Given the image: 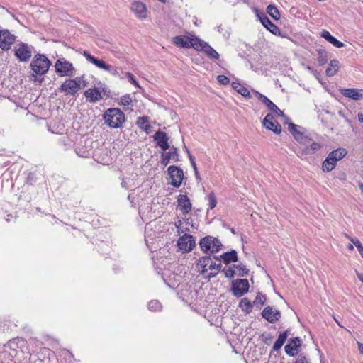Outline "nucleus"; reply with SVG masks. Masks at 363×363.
I'll use <instances>...</instances> for the list:
<instances>
[{"instance_id":"49530a36","label":"nucleus","mask_w":363,"mask_h":363,"mask_svg":"<svg viewBox=\"0 0 363 363\" xmlns=\"http://www.w3.org/2000/svg\"><path fill=\"white\" fill-rule=\"evenodd\" d=\"M217 80L220 84L223 85L228 84L230 82V79L228 77L223 74L218 75Z\"/></svg>"},{"instance_id":"b1692460","label":"nucleus","mask_w":363,"mask_h":363,"mask_svg":"<svg viewBox=\"0 0 363 363\" xmlns=\"http://www.w3.org/2000/svg\"><path fill=\"white\" fill-rule=\"evenodd\" d=\"M213 258L217 260L221 259L225 264H228L230 262H235L238 261V254L235 250H232L229 252L223 253L219 257L218 256H213Z\"/></svg>"},{"instance_id":"c03bdc74","label":"nucleus","mask_w":363,"mask_h":363,"mask_svg":"<svg viewBox=\"0 0 363 363\" xmlns=\"http://www.w3.org/2000/svg\"><path fill=\"white\" fill-rule=\"evenodd\" d=\"M233 267H229L228 269H224L223 272L225 274V276L228 278H233L235 274V269Z\"/></svg>"},{"instance_id":"423d86ee","label":"nucleus","mask_w":363,"mask_h":363,"mask_svg":"<svg viewBox=\"0 0 363 363\" xmlns=\"http://www.w3.org/2000/svg\"><path fill=\"white\" fill-rule=\"evenodd\" d=\"M55 69L60 77H72L75 73V68L72 63L64 57H60L55 62Z\"/></svg>"},{"instance_id":"79ce46f5","label":"nucleus","mask_w":363,"mask_h":363,"mask_svg":"<svg viewBox=\"0 0 363 363\" xmlns=\"http://www.w3.org/2000/svg\"><path fill=\"white\" fill-rule=\"evenodd\" d=\"M22 341L20 338H16L11 340H9L6 345H5V347H9L10 349L15 350L16 347H17V344L18 342Z\"/></svg>"},{"instance_id":"8fccbe9b","label":"nucleus","mask_w":363,"mask_h":363,"mask_svg":"<svg viewBox=\"0 0 363 363\" xmlns=\"http://www.w3.org/2000/svg\"><path fill=\"white\" fill-rule=\"evenodd\" d=\"M333 45H334L335 47L336 48H342L344 46V44L340 42V40H338L337 39H336L334 36L333 37V38L331 39L330 42Z\"/></svg>"},{"instance_id":"58836bf2","label":"nucleus","mask_w":363,"mask_h":363,"mask_svg":"<svg viewBox=\"0 0 363 363\" xmlns=\"http://www.w3.org/2000/svg\"><path fill=\"white\" fill-rule=\"evenodd\" d=\"M131 102H132V99H131L130 95L125 94L121 98L119 104L121 106H128L129 104H130Z\"/></svg>"},{"instance_id":"ddd939ff","label":"nucleus","mask_w":363,"mask_h":363,"mask_svg":"<svg viewBox=\"0 0 363 363\" xmlns=\"http://www.w3.org/2000/svg\"><path fill=\"white\" fill-rule=\"evenodd\" d=\"M16 40V36L11 34L9 30H0V48L3 50H9Z\"/></svg>"},{"instance_id":"473e14b6","label":"nucleus","mask_w":363,"mask_h":363,"mask_svg":"<svg viewBox=\"0 0 363 363\" xmlns=\"http://www.w3.org/2000/svg\"><path fill=\"white\" fill-rule=\"evenodd\" d=\"M294 139L299 144L296 148H298L299 147H302L303 145H308L311 140L309 137H308L306 135H305L302 132H301L300 133H296V135H295Z\"/></svg>"},{"instance_id":"a18cd8bd","label":"nucleus","mask_w":363,"mask_h":363,"mask_svg":"<svg viewBox=\"0 0 363 363\" xmlns=\"http://www.w3.org/2000/svg\"><path fill=\"white\" fill-rule=\"evenodd\" d=\"M233 267H235L236 269H238V270L240 271V272L239 274L240 276L244 277L246 274H247V273H248V269L246 268V267L245 265H242V264L235 265L234 264Z\"/></svg>"},{"instance_id":"a878e982","label":"nucleus","mask_w":363,"mask_h":363,"mask_svg":"<svg viewBox=\"0 0 363 363\" xmlns=\"http://www.w3.org/2000/svg\"><path fill=\"white\" fill-rule=\"evenodd\" d=\"M259 18L262 24L272 33L274 35L280 34L279 28L275 24H274L267 16L263 15L262 16H259Z\"/></svg>"},{"instance_id":"39448f33","label":"nucleus","mask_w":363,"mask_h":363,"mask_svg":"<svg viewBox=\"0 0 363 363\" xmlns=\"http://www.w3.org/2000/svg\"><path fill=\"white\" fill-rule=\"evenodd\" d=\"M84 82L83 77H78L74 79H66L60 86L61 92L67 95L75 96L81 89L82 84Z\"/></svg>"},{"instance_id":"13d9d810","label":"nucleus","mask_w":363,"mask_h":363,"mask_svg":"<svg viewBox=\"0 0 363 363\" xmlns=\"http://www.w3.org/2000/svg\"><path fill=\"white\" fill-rule=\"evenodd\" d=\"M182 225H183V223L181 220H179L177 222H175V227L177 228V229L182 227Z\"/></svg>"},{"instance_id":"864d4df0","label":"nucleus","mask_w":363,"mask_h":363,"mask_svg":"<svg viewBox=\"0 0 363 363\" xmlns=\"http://www.w3.org/2000/svg\"><path fill=\"white\" fill-rule=\"evenodd\" d=\"M220 270H218V269H213V270H211V272H209L208 274H207L206 275V277L208 278V279H211V278H213L215 277L218 273L220 272Z\"/></svg>"},{"instance_id":"ea45409f","label":"nucleus","mask_w":363,"mask_h":363,"mask_svg":"<svg viewBox=\"0 0 363 363\" xmlns=\"http://www.w3.org/2000/svg\"><path fill=\"white\" fill-rule=\"evenodd\" d=\"M208 200L209 208L211 209H213V208H215L217 204V201H216V198L214 194H213V193L210 194L208 196Z\"/></svg>"},{"instance_id":"69168bd1","label":"nucleus","mask_w":363,"mask_h":363,"mask_svg":"<svg viewBox=\"0 0 363 363\" xmlns=\"http://www.w3.org/2000/svg\"><path fill=\"white\" fill-rule=\"evenodd\" d=\"M354 245L353 243H352V244H349V245H347V248H348V250H354V245Z\"/></svg>"},{"instance_id":"603ef678","label":"nucleus","mask_w":363,"mask_h":363,"mask_svg":"<svg viewBox=\"0 0 363 363\" xmlns=\"http://www.w3.org/2000/svg\"><path fill=\"white\" fill-rule=\"evenodd\" d=\"M295 363H309V362H308L305 355H303V354H300L298 356Z\"/></svg>"},{"instance_id":"72a5a7b5","label":"nucleus","mask_w":363,"mask_h":363,"mask_svg":"<svg viewBox=\"0 0 363 363\" xmlns=\"http://www.w3.org/2000/svg\"><path fill=\"white\" fill-rule=\"evenodd\" d=\"M267 11L268 14L274 20H279L280 18L279 11L274 5H269L267 7Z\"/></svg>"},{"instance_id":"2eb2a0df","label":"nucleus","mask_w":363,"mask_h":363,"mask_svg":"<svg viewBox=\"0 0 363 363\" xmlns=\"http://www.w3.org/2000/svg\"><path fill=\"white\" fill-rule=\"evenodd\" d=\"M249 287L247 279H238L233 286V291L235 296L241 297L248 291Z\"/></svg>"},{"instance_id":"4468645a","label":"nucleus","mask_w":363,"mask_h":363,"mask_svg":"<svg viewBox=\"0 0 363 363\" xmlns=\"http://www.w3.org/2000/svg\"><path fill=\"white\" fill-rule=\"evenodd\" d=\"M130 10L135 16L140 19L144 20L147 16V9L146 5L141 1H134L132 3Z\"/></svg>"},{"instance_id":"e2e57ef3","label":"nucleus","mask_w":363,"mask_h":363,"mask_svg":"<svg viewBox=\"0 0 363 363\" xmlns=\"http://www.w3.org/2000/svg\"><path fill=\"white\" fill-rule=\"evenodd\" d=\"M194 174H195L196 178L197 179H201L200 177H199V174L198 169L194 170Z\"/></svg>"},{"instance_id":"1a4fd4ad","label":"nucleus","mask_w":363,"mask_h":363,"mask_svg":"<svg viewBox=\"0 0 363 363\" xmlns=\"http://www.w3.org/2000/svg\"><path fill=\"white\" fill-rule=\"evenodd\" d=\"M170 177V184L175 188H179L184 179V174L183 170L174 165L169 166L167 169Z\"/></svg>"},{"instance_id":"e433bc0d","label":"nucleus","mask_w":363,"mask_h":363,"mask_svg":"<svg viewBox=\"0 0 363 363\" xmlns=\"http://www.w3.org/2000/svg\"><path fill=\"white\" fill-rule=\"evenodd\" d=\"M318 62L319 65H325L328 61V54L325 50H318Z\"/></svg>"},{"instance_id":"a19ab883","label":"nucleus","mask_w":363,"mask_h":363,"mask_svg":"<svg viewBox=\"0 0 363 363\" xmlns=\"http://www.w3.org/2000/svg\"><path fill=\"white\" fill-rule=\"evenodd\" d=\"M266 296L260 293H258L254 301L255 304H259L261 306L264 303Z\"/></svg>"},{"instance_id":"4be33fe9","label":"nucleus","mask_w":363,"mask_h":363,"mask_svg":"<svg viewBox=\"0 0 363 363\" xmlns=\"http://www.w3.org/2000/svg\"><path fill=\"white\" fill-rule=\"evenodd\" d=\"M178 208L183 214L189 213L191 210V203L186 195L180 194L177 198Z\"/></svg>"},{"instance_id":"09e8293b","label":"nucleus","mask_w":363,"mask_h":363,"mask_svg":"<svg viewBox=\"0 0 363 363\" xmlns=\"http://www.w3.org/2000/svg\"><path fill=\"white\" fill-rule=\"evenodd\" d=\"M106 71L110 72L113 76H116V77L119 76V72H118V68L116 67L111 66L110 65H108V69H106Z\"/></svg>"},{"instance_id":"2f4dec72","label":"nucleus","mask_w":363,"mask_h":363,"mask_svg":"<svg viewBox=\"0 0 363 363\" xmlns=\"http://www.w3.org/2000/svg\"><path fill=\"white\" fill-rule=\"evenodd\" d=\"M289 336V332L287 330L279 334L277 340L274 342L273 345V350L274 351H278L281 348L284 342H286L287 337Z\"/></svg>"},{"instance_id":"6e6d98bb","label":"nucleus","mask_w":363,"mask_h":363,"mask_svg":"<svg viewBox=\"0 0 363 363\" xmlns=\"http://www.w3.org/2000/svg\"><path fill=\"white\" fill-rule=\"evenodd\" d=\"M185 148H186V151L188 154V157L189 158L190 162H195L194 157L190 153L189 150L186 147H185Z\"/></svg>"},{"instance_id":"f03ea898","label":"nucleus","mask_w":363,"mask_h":363,"mask_svg":"<svg viewBox=\"0 0 363 363\" xmlns=\"http://www.w3.org/2000/svg\"><path fill=\"white\" fill-rule=\"evenodd\" d=\"M347 154L344 148H338L330 152L322 164L323 172H329L335 169L337 162L342 160Z\"/></svg>"},{"instance_id":"cd10ccee","label":"nucleus","mask_w":363,"mask_h":363,"mask_svg":"<svg viewBox=\"0 0 363 363\" xmlns=\"http://www.w3.org/2000/svg\"><path fill=\"white\" fill-rule=\"evenodd\" d=\"M86 100L90 103H96L102 99L101 91L96 88L89 89L84 92Z\"/></svg>"},{"instance_id":"0e129e2a","label":"nucleus","mask_w":363,"mask_h":363,"mask_svg":"<svg viewBox=\"0 0 363 363\" xmlns=\"http://www.w3.org/2000/svg\"><path fill=\"white\" fill-rule=\"evenodd\" d=\"M191 166H192V167L194 169V171L197 169L196 162H191Z\"/></svg>"},{"instance_id":"393cba45","label":"nucleus","mask_w":363,"mask_h":363,"mask_svg":"<svg viewBox=\"0 0 363 363\" xmlns=\"http://www.w3.org/2000/svg\"><path fill=\"white\" fill-rule=\"evenodd\" d=\"M83 55L89 62L94 65L98 68L104 69L105 71L106 70V69H108L109 65L106 64L102 60H99L96 58L94 56L91 55L88 51H84Z\"/></svg>"},{"instance_id":"aec40b11","label":"nucleus","mask_w":363,"mask_h":363,"mask_svg":"<svg viewBox=\"0 0 363 363\" xmlns=\"http://www.w3.org/2000/svg\"><path fill=\"white\" fill-rule=\"evenodd\" d=\"M196 50L205 52L207 55V56L212 60H218L220 57L219 54L217 52L216 50H215L207 43L201 40H200Z\"/></svg>"},{"instance_id":"3c124183","label":"nucleus","mask_w":363,"mask_h":363,"mask_svg":"<svg viewBox=\"0 0 363 363\" xmlns=\"http://www.w3.org/2000/svg\"><path fill=\"white\" fill-rule=\"evenodd\" d=\"M320 36L322 38H323L324 39H325L329 43L330 42L331 39L333 37V35H331V34L328 31H327L325 30H323V32L321 33Z\"/></svg>"},{"instance_id":"0eeeda50","label":"nucleus","mask_w":363,"mask_h":363,"mask_svg":"<svg viewBox=\"0 0 363 363\" xmlns=\"http://www.w3.org/2000/svg\"><path fill=\"white\" fill-rule=\"evenodd\" d=\"M33 47L25 43L17 44L14 47L15 56L20 62H28L32 57Z\"/></svg>"},{"instance_id":"412c9836","label":"nucleus","mask_w":363,"mask_h":363,"mask_svg":"<svg viewBox=\"0 0 363 363\" xmlns=\"http://www.w3.org/2000/svg\"><path fill=\"white\" fill-rule=\"evenodd\" d=\"M342 96L346 98L358 101L363 99V90L358 89H342L340 90Z\"/></svg>"},{"instance_id":"9d476101","label":"nucleus","mask_w":363,"mask_h":363,"mask_svg":"<svg viewBox=\"0 0 363 363\" xmlns=\"http://www.w3.org/2000/svg\"><path fill=\"white\" fill-rule=\"evenodd\" d=\"M202 270L201 274L205 275L208 270L218 269L221 270V263L216 264L210 256H203L201 257L197 263Z\"/></svg>"},{"instance_id":"4c0bfd02","label":"nucleus","mask_w":363,"mask_h":363,"mask_svg":"<svg viewBox=\"0 0 363 363\" xmlns=\"http://www.w3.org/2000/svg\"><path fill=\"white\" fill-rule=\"evenodd\" d=\"M148 308L152 311H160L162 309V305L157 300H152L149 302Z\"/></svg>"},{"instance_id":"5701e85b","label":"nucleus","mask_w":363,"mask_h":363,"mask_svg":"<svg viewBox=\"0 0 363 363\" xmlns=\"http://www.w3.org/2000/svg\"><path fill=\"white\" fill-rule=\"evenodd\" d=\"M153 138L155 141L157 142V145L164 151L169 147L168 143L169 138L165 132L159 130L155 133Z\"/></svg>"},{"instance_id":"6ab92c4d","label":"nucleus","mask_w":363,"mask_h":363,"mask_svg":"<svg viewBox=\"0 0 363 363\" xmlns=\"http://www.w3.org/2000/svg\"><path fill=\"white\" fill-rule=\"evenodd\" d=\"M263 125L268 130L273 131L276 134L281 132V126L276 121L272 114H267L263 120Z\"/></svg>"},{"instance_id":"bb28decb","label":"nucleus","mask_w":363,"mask_h":363,"mask_svg":"<svg viewBox=\"0 0 363 363\" xmlns=\"http://www.w3.org/2000/svg\"><path fill=\"white\" fill-rule=\"evenodd\" d=\"M170 160L179 161V154L175 147H173L172 150L162 154L161 164L164 166H167L169 163Z\"/></svg>"},{"instance_id":"bf43d9fd","label":"nucleus","mask_w":363,"mask_h":363,"mask_svg":"<svg viewBox=\"0 0 363 363\" xmlns=\"http://www.w3.org/2000/svg\"><path fill=\"white\" fill-rule=\"evenodd\" d=\"M358 349L361 354H363V344L362 343H358Z\"/></svg>"},{"instance_id":"4d7b16f0","label":"nucleus","mask_w":363,"mask_h":363,"mask_svg":"<svg viewBox=\"0 0 363 363\" xmlns=\"http://www.w3.org/2000/svg\"><path fill=\"white\" fill-rule=\"evenodd\" d=\"M355 273L359 280L363 283V274L359 273L357 270H355Z\"/></svg>"},{"instance_id":"774afa93","label":"nucleus","mask_w":363,"mask_h":363,"mask_svg":"<svg viewBox=\"0 0 363 363\" xmlns=\"http://www.w3.org/2000/svg\"><path fill=\"white\" fill-rule=\"evenodd\" d=\"M185 223H186V225H190V222H189V219H186Z\"/></svg>"},{"instance_id":"c9c22d12","label":"nucleus","mask_w":363,"mask_h":363,"mask_svg":"<svg viewBox=\"0 0 363 363\" xmlns=\"http://www.w3.org/2000/svg\"><path fill=\"white\" fill-rule=\"evenodd\" d=\"M239 306L243 311L247 313L250 312L252 310L251 302L247 298H244L240 301Z\"/></svg>"},{"instance_id":"f3484780","label":"nucleus","mask_w":363,"mask_h":363,"mask_svg":"<svg viewBox=\"0 0 363 363\" xmlns=\"http://www.w3.org/2000/svg\"><path fill=\"white\" fill-rule=\"evenodd\" d=\"M262 317L271 323H275L281 318V312L271 306L264 308L262 312Z\"/></svg>"},{"instance_id":"c756f323","label":"nucleus","mask_w":363,"mask_h":363,"mask_svg":"<svg viewBox=\"0 0 363 363\" xmlns=\"http://www.w3.org/2000/svg\"><path fill=\"white\" fill-rule=\"evenodd\" d=\"M340 69V62L337 60H332L328 67L325 70V74L328 77H333L336 74Z\"/></svg>"},{"instance_id":"f257e3e1","label":"nucleus","mask_w":363,"mask_h":363,"mask_svg":"<svg viewBox=\"0 0 363 363\" xmlns=\"http://www.w3.org/2000/svg\"><path fill=\"white\" fill-rule=\"evenodd\" d=\"M103 118L105 123L111 128H118L122 126L125 121L124 113L119 108H111L107 109L104 115Z\"/></svg>"},{"instance_id":"f8f14e48","label":"nucleus","mask_w":363,"mask_h":363,"mask_svg":"<svg viewBox=\"0 0 363 363\" xmlns=\"http://www.w3.org/2000/svg\"><path fill=\"white\" fill-rule=\"evenodd\" d=\"M308 145L309 146L307 147H299L298 148H295L294 150V152L299 158H303L308 155L315 154L322 147V145L320 143L313 142L312 140H311Z\"/></svg>"},{"instance_id":"6e6552de","label":"nucleus","mask_w":363,"mask_h":363,"mask_svg":"<svg viewBox=\"0 0 363 363\" xmlns=\"http://www.w3.org/2000/svg\"><path fill=\"white\" fill-rule=\"evenodd\" d=\"M172 42L181 48H193L196 50L200 42V39L197 38H190L186 35H177L173 38Z\"/></svg>"},{"instance_id":"a211bd4d","label":"nucleus","mask_w":363,"mask_h":363,"mask_svg":"<svg viewBox=\"0 0 363 363\" xmlns=\"http://www.w3.org/2000/svg\"><path fill=\"white\" fill-rule=\"evenodd\" d=\"M301 346V340L299 337L291 338L285 346L286 353L290 357H294L298 354L299 347Z\"/></svg>"},{"instance_id":"20e7f679","label":"nucleus","mask_w":363,"mask_h":363,"mask_svg":"<svg viewBox=\"0 0 363 363\" xmlns=\"http://www.w3.org/2000/svg\"><path fill=\"white\" fill-rule=\"evenodd\" d=\"M51 63L48 58L44 55L37 54L30 62L31 69L38 75L45 74L50 66Z\"/></svg>"},{"instance_id":"dca6fc26","label":"nucleus","mask_w":363,"mask_h":363,"mask_svg":"<svg viewBox=\"0 0 363 363\" xmlns=\"http://www.w3.org/2000/svg\"><path fill=\"white\" fill-rule=\"evenodd\" d=\"M255 96L257 98L262 101L271 111L275 113L278 116H284L283 111H281L270 99L267 96L262 94L261 93L255 91Z\"/></svg>"},{"instance_id":"c85d7f7f","label":"nucleus","mask_w":363,"mask_h":363,"mask_svg":"<svg viewBox=\"0 0 363 363\" xmlns=\"http://www.w3.org/2000/svg\"><path fill=\"white\" fill-rule=\"evenodd\" d=\"M136 125L138 127L145 131L147 134L151 133L152 126L149 124V117L148 116H142L139 117L137 119Z\"/></svg>"},{"instance_id":"f704fd0d","label":"nucleus","mask_w":363,"mask_h":363,"mask_svg":"<svg viewBox=\"0 0 363 363\" xmlns=\"http://www.w3.org/2000/svg\"><path fill=\"white\" fill-rule=\"evenodd\" d=\"M345 237L353 243L355 247L357 248L361 257L363 258V245L360 242L358 239L354 238L349 235L348 234H345Z\"/></svg>"},{"instance_id":"052dcab7","label":"nucleus","mask_w":363,"mask_h":363,"mask_svg":"<svg viewBox=\"0 0 363 363\" xmlns=\"http://www.w3.org/2000/svg\"><path fill=\"white\" fill-rule=\"evenodd\" d=\"M121 186L122 187L125 188V189H128V186H127V182H125V180H123L122 182H121Z\"/></svg>"},{"instance_id":"de8ad7c7","label":"nucleus","mask_w":363,"mask_h":363,"mask_svg":"<svg viewBox=\"0 0 363 363\" xmlns=\"http://www.w3.org/2000/svg\"><path fill=\"white\" fill-rule=\"evenodd\" d=\"M125 76L128 78L129 82L131 84H134L135 86L140 89L141 88L133 74H131L130 72H126Z\"/></svg>"},{"instance_id":"7ed1b4c3","label":"nucleus","mask_w":363,"mask_h":363,"mask_svg":"<svg viewBox=\"0 0 363 363\" xmlns=\"http://www.w3.org/2000/svg\"><path fill=\"white\" fill-rule=\"evenodd\" d=\"M201 250L206 254H214L219 252L223 246L220 240L213 236L208 235L199 242Z\"/></svg>"},{"instance_id":"7c9ffc66","label":"nucleus","mask_w":363,"mask_h":363,"mask_svg":"<svg viewBox=\"0 0 363 363\" xmlns=\"http://www.w3.org/2000/svg\"><path fill=\"white\" fill-rule=\"evenodd\" d=\"M231 86L234 90H235L238 93L241 94L242 96L245 98L251 97L250 91L239 82H233Z\"/></svg>"},{"instance_id":"338daca9","label":"nucleus","mask_w":363,"mask_h":363,"mask_svg":"<svg viewBox=\"0 0 363 363\" xmlns=\"http://www.w3.org/2000/svg\"><path fill=\"white\" fill-rule=\"evenodd\" d=\"M359 187L360 190L362 191V192L363 193V184H359Z\"/></svg>"},{"instance_id":"5fc2aeb1","label":"nucleus","mask_w":363,"mask_h":363,"mask_svg":"<svg viewBox=\"0 0 363 363\" xmlns=\"http://www.w3.org/2000/svg\"><path fill=\"white\" fill-rule=\"evenodd\" d=\"M189 229L188 227H186V228H184L183 225H182V227H180L179 228L177 229V232L179 233V234H181V233H186V232L189 231Z\"/></svg>"},{"instance_id":"680f3d73","label":"nucleus","mask_w":363,"mask_h":363,"mask_svg":"<svg viewBox=\"0 0 363 363\" xmlns=\"http://www.w3.org/2000/svg\"><path fill=\"white\" fill-rule=\"evenodd\" d=\"M358 120L363 123V114L362 113H358Z\"/></svg>"},{"instance_id":"9b49d317","label":"nucleus","mask_w":363,"mask_h":363,"mask_svg":"<svg viewBox=\"0 0 363 363\" xmlns=\"http://www.w3.org/2000/svg\"><path fill=\"white\" fill-rule=\"evenodd\" d=\"M195 245V240L188 233H184L177 240V246L182 252H191Z\"/></svg>"},{"instance_id":"37998d69","label":"nucleus","mask_w":363,"mask_h":363,"mask_svg":"<svg viewBox=\"0 0 363 363\" xmlns=\"http://www.w3.org/2000/svg\"><path fill=\"white\" fill-rule=\"evenodd\" d=\"M289 130L290 131V133L292 134V135L294 136V138H295V135H296V133H300L301 132L299 130H298V125L293 123H290L289 124Z\"/></svg>"}]
</instances>
